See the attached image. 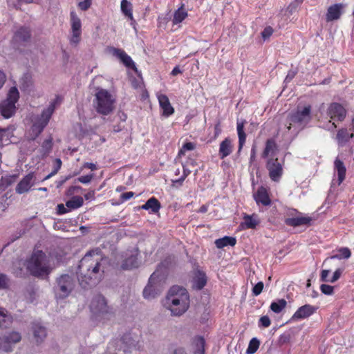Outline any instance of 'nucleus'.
Masks as SVG:
<instances>
[{
    "label": "nucleus",
    "mask_w": 354,
    "mask_h": 354,
    "mask_svg": "<svg viewBox=\"0 0 354 354\" xmlns=\"http://www.w3.org/2000/svg\"><path fill=\"white\" fill-rule=\"evenodd\" d=\"M8 281V277L5 274L0 272V290L7 288Z\"/></svg>",
    "instance_id": "8fccbe9b"
},
{
    "label": "nucleus",
    "mask_w": 354,
    "mask_h": 354,
    "mask_svg": "<svg viewBox=\"0 0 354 354\" xmlns=\"http://www.w3.org/2000/svg\"><path fill=\"white\" fill-rule=\"evenodd\" d=\"M339 252L340 253L339 254L333 255L330 257V259H348L351 255V252L348 248H341L339 250Z\"/></svg>",
    "instance_id": "a19ab883"
},
{
    "label": "nucleus",
    "mask_w": 354,
    "mask_h": 354,
    "mask_svg": "<svg viewBox=\"0 0 354 354\" xmlns=\"http://www.w3.org/2000/svg\"><path fill=\"white\" fill-rule=\"evenodd\" d=\"M32 37V31L30 27L22 26L18 28L14 32L11 39L12 45L15 48H19L21 45H26L30 42Z\"/></svg>",
    "instance_id": "9d476101"
},
{
    "label": "nucleus",
    "mask_w": 354,
    "mask_h": 354,
    "mask_svg": "<svg viewBox=\"0 0 354 354\" xmlns=\"http://www.w3.org/2000/svg\"><path fill=\"white\" fill-rule=\"evenodd\" d=\"M26 268L31 275L36 277H46L53 268L50 263V257L41 250L34 252L26 261Z\"/></svg>",
    "instance_id": "20e7f679"
},
{
    "label": "nucleus",
    "mask_w": 354,
    "mask_h": 354,
    "mask_svg": "<svg viewBox=\"0 0 354 354\" xmlns=\"http://www.w3.org/2000/svg\"><path fill=\"white\" fill-rule=\"evenodd\" d=\"M84 200L81 196H73L66 203V207L69 209H76L83 205Z\"/></svg>",
    "instance_id": "f704fd0d"
},
{
    "label": "nucleus",
    "mask_w": 354,
    "mask_h": 354,
    "mask_svg": "<svg viewBox=\"0 0 354 354\" xmlns=\"http://www.w3.org/2000/svg\"><path fill=\"white\" fill-rule=\"evenodd\" d=\"M194 149L195 145L194 143L190 142H186L183 145L182 148L180 149L178 152V156H184L186 151H192L194 150Z\"/></svg>",
    "instance_id": "37998d69"
},
{
    "label": "nucleus",
    "mask_w": 354,
    "mask_h": 354,
    "mask_svg": "<svg viewBox=\"0 0 354 354\" xmlns=\"http://www.w3.org/2000/svg\"><path fill=\"white\" fill-rule=\"evenodd\" d=\"M334 165L337 171L338 185H340L345 179L346 169L344 162L339 158L335 159Z\"/></svg>",
    "instance_id": "cd10ccee"
},
{
    "label": "nucleus",
    "mask_w": 354,
    "mask_h": 354,
    "mask_svg": "<svg viewBox=\"0 0 354 354\" xmlns=\"http://www.w3.org/2000/svg\"><path fill=\"white\" fill-rule=\"evenodd\" d=\"M161 207L160 203L155 197H151L147 202L141 206V209L149 210L151 213H157Z\"/></svg>",
    "instance_id": "393cba45"
},
{
    "label": "nucleus",
    "mask_w": 354,
    "mask_h": 354,
    "mask_svg": "<svg viewBox=\"0 0 354 354\" xmlns=\"http://www.w3.org/2000/svg\"><path fill=\"white\" fill-rule=\"evenodd\" d=\"M317 307L311 306L310 304H305L299 307L292 317V320H299L306 319L313 315Z\"/></svg>",
    "instance_id": "f3484780"
},
{
    "label": "nucleus",
    "mask_w": 354,
    "mask_h": 354,
    "mask_svg": "<svg viewBox=\"0 0 354 354\" xmlns=\"http://www.w3.org/2000/svg\"><path fill=\"white\" fill-rule=\"evenodd\" d=\"M215 245L218 248H223L225 246H234L236 243V239L232 236H225L215 241Z\"/></svg>",
    "instance_id": "c85d7f7f"
},
{
    "label": "nucleus",
    "mask_w": 354,
    "mask_h": 354,
    "mask_svg": "<svg viewBox=\"0 0 354 354\" xmlns=\"http://www.w3.org/2000/svg\"><path fill=\"white\" fill-rule=\"evenodd\" d=\"M115 99L113 95L106 89L97 88L93 101L95 111L103 115H108L115 109Z\"/></svg>",
    "instance_id": "39448f33"
},
{
    "label": "nucleus",
    "mask_w": 354,
    "mask_h": 354,
    "mask_svg": "<svg viewBox=\"0 0 354 354\" xmlns=\"http://www.w3.org/2000/svg\"><path fill=\"white\" fill-rule=\"evenodd\" d=\"M86 200H93L95 198V191L91 190L84 195Z\"/></svg>",
    "instance_id": "0e129e2a"
},
{
    "label": "nucleus",
    "mask_w": 354,
    "mask_h": 354,
    "mask_svg": "<svg viewBox=\"0 0 354 354\" xmlns=\"http://www.w3.org/2000/svg\"><path fill=\"white\" fill-rule=\"evenodd\" d=\"M92 0H83L80 1L78 7L83 11L87 10L91 6Z\"/></svg>",
    "instance_id": "09e8293b"
},
{
    "label": "nucleus",
    "mask_w": 354,
    "mask_h": 354,
    "mask_svg": "<svg viewBox=\"0 0 354 354\" xmlns=\"http://www.w3.org/2000/svg\"><path fill=\"white\" fill-rule=\"evenodd\" d=\"M254 198L257 204H262L264 206L269 205L271 203L266 189L261 187L258 189L257 192L254 194Z\"/></svg>",
    "instance_id": "b1692460"
},
{
    "label": "nucleus",
    "mask_w": 354,
    "mask_h": 354,
    "mask_svg": "<svg viewBox=\"0 0 354 354\" xmlns=\"http://www.w3.org/2000/svg\"><path fill=\"white\" fill-rule=\"evenodd\" d=\"M320 290L324 295H331L333 294L334 287L328 284H322L320 286Z\"/></svg>",
    "instance_id": "c03bdc74"
},
{
    "label": "nucleus",
    "mask_w": 354,
    "mask_h": 354,
    "mask_svg": "<svg viewBox=\"0 0 354 354\" xmlns=\"http://www.w3.org/2000/svg\"><path fill=\"white\" fill-rule=\"evenodd\" d=\"M244 221L241 223V225L247 229H254L259 224L257 216L252 214V216L245 214L243 217Z\"/></svg>",
    "instance_id": "473e14b6"
},
{
    "label": "nucleus",
    "mask_w": 354,
    "mask_h": 354,
    "mask_svg": "<svg viewBox=\"0 0 354 354\" xmlns=\"http://www.w3.org/2000/svg\"><path fill=\"white\" fill-rule=\"evenodd\" d=\"M69 211V209L66 207L64 204H58L57 206V214L59 215L64 214L67 213Z\"/></svg>",
    "instance_id": "6e6d98bb"
},
{
    "label": "nucleus",
    "mask_w": 354,
    "mask_h": 354,
    "mask_svg": "<svg viewBox=\"0 0 354 354\" xmlns=\"http://www.w3.org/2000/svg\"><path fill=\"white\" fill-rule=\"evenodd\" d=\"M296 74H297V71H292V70L289 71L288 73V75H286L285 81L286 82H289L290 81H291L295 77Z\"/></svg>",
    "instance_id": "bf43d9fd"
},
{
    "label": "nucleus",
    "mask_w": 354,
    "mask_h": 354,
    "mask_svg": "<svg viewBox=\"0 0 354 354\" xmlns=\"http://www.w3.org/2000/svg\"><path fill=\"white\" fill-rule=\"evenodd\" d=\"M287 302L284 299H281L274 301L270 305V309L275 313H279L286 306Z\"/></svg>",
    "instance_id": "4c0bfd02"
},
{
    "label": "nucleus",
    "mask_w": 354,
    "mask_h": 354,
    "mask_svg": "<svg viewBox=\"0 0 354 354\" xmlns=\"http://www.w3.org/2000/svg\"><path fill=\"white\" fill-rule=\"evenodd\" d=\"M232 149L233 146L231 139L229 138H225L219 146L218 155L220 158L224 159L225 157L228 156L232 152Z\"/></svg>",
    "instance_id": "4be33fe9"
},
{
    "label": "nucleus",
    "mask_w": 354,
    "mask_h": 354,
    "mask_svg": "<svg viewBox=\"0 0 354 354\" xmlns=\"http://www.w3.org/2000/svg\"><path fill=\"white\" fill-rule=\"evenodd\" d=\"M6 81V75L3 71L0 70V89L3 87Z\"/></svg>",
    "instance_id": "680f3d73"
},
{
    "label": "nucleus",
    "mask_w": 354,
    "mask_h": 354,
    "mask_svg": "<svg viewBox=\"0 0 354 354\" xmlns=\"http://www.w3.org/2000/svg\"><path fill=\"white\" fill-rule=\"evenodd\" d=\"M171 257L166 258L158 266L151 275L147 286L143 290V297L147 299H152L160 294L162 289L160 282L165 278V272L173 262Z\"/></svg>",
    "instance_id": "7ed1b4c3"
},
{
    "label": "nucleus",
    "mask_w": 354,
    "mask_h": 354,
    "mask_svg": "<svg viewBox=\"0 0 354 354\" xmlns=\"http://www.w3.org/2000/svg\"><path fill=\"white\" fill-rule=\"evenodd\" d=\"M277 148L276 143L272 139H268L266 143V147L263 151L262 157L266 158L270 153H272Z\"/></svg>",
    "instance_id": "58836bf2"
},
{
    "label": "nucleus",
    "mask_w": 354,
    "mask_h": 354,
    "mask_svg": "<svg viewBox=\"0 0 354 354\" xmlns=\"http://www.w3.org/2000/svg\"><path fill=\"white\" fill-rule=\"evenodd\" d=\"M12 131V127L0 128V141L3 140L4 136L9 137Z\"/></svg>",
    "instance_id": "a18cd8bd"
},
{
    "label": "nucleus",
    "mask_w": 354,
    "mask_h": 354,
    "mask_svg": "<svg viewBox=\"0 0 354 354\" xmlns=\"http://www.w3.org/2000/svg\"><path fill=\"white\" fill-rule=\"evenodd\" d=\"M273 32V28L271 26H267L261 32V36L264 40H266L270 38V37L272 35Z\"/></svg>",
    "instance_id": "49530a36"
},
{
    "label": "nucleus",
    "mask_w": 354,
    "mask_h": 354,
    "mask_svg": "<svg viewBox=\"0 0 354 354\" xmlns=\"http://www.w3.org/2000/svg\"><path fill=\"white\" fill-rule=\"evenodd\" d=\"M207 283V277L203 272L198 271L193 279V287L196 290H201Z\"/></svg>",
    "instance_id": "bb28decb"
},
{
    "label": "nucleus",
    "mask_w": 354,
    "mask_h": 354,
    "mask_svg": "<svg viewBox=\"0 0 354 354\" xmlns=\"http://www.w3.org/2000/svg\"><path fill=\"white\" fill-rule=\"evenodd\" d=\"M329 272L330 271L328 270H323L321 272V281L326 282L329 281L330 279H328Z\"/></svg>",
    "instance_id": "4d7b16f0"
},
{
    "label": "nucleus",
    "mask_w": 354,
    "mask_h": 354,
    "mask_svg": "<svg viewBox=\"0 0 354 354\" xmlns=\"http://www.w3.org/2000/svg\"><path fill=\"white\" fill-rule=\"evenodd\" d=\"M93 178V174H91L86 175V176H82L77 178V180L81 183L87 184L91 181Z\"/></svg>",
    "instance_id": "3c124183"
},
{
    "label": "nucleus",
    "mask_w": 354,
    "mask_h": 354,
    "mask_svg": "<svg viewBox=\"0 0 354 354\" xmlns=\"http://www.w3.org/2000/svg\"><path fill=\"white\" fill-rule=\"evenodd\" d=\"M12 322V316L8 313L5 308L0 307V327L3 328H8Z\"/></svg>",
    "instance_id": "7c9ffc66"
},
{
    "label": "nucleus",
    "mask_w": 354,
    "mask_h": 354,
    "mask_svg": "<svg viewBox=\"0 0 354 354\" xmlns=\"http://www.w3.org/2000/svg\"><path fill=\"white\" fill-rule=\"evenodd\" d=\"M342 272H343V269H341V268L337 269L334 272L333 277L329 280V282L334 283L336 281H337L339 279Z\"/></svg>",
    "instance_id": "864d4df0"
},
{
    "label": "nucleus",
    "mask_w": 354,
    "mask_h": 354,
    "mask_svg": "<svg viewBox=\"0 0 354 354\" xmlns=\"http://www.w3.org/2000/svg\"><path fill=\"white\" fill-rule=\"evenodd\" d=\"M255 156H256V147L254 146H253L251 149V155H250V162H253L255 160Z\"/></svg>",
    "instance_id": "338daca9"
},
{
    "label": "nucleus",
    "mask_w": 354,
    "mask_h": 354,
    "mask_svg": "<svg viewBox=\"0 0 354 354\" xmlns=\"http://www.w3.org/2000/svg\"><path fill=\"white\" fill-rule=\"evenodd\" d=\"M139 266V261L138 259V254H132L127 258L122 263V268L124 270H130L136 268Z\"/></svg>",
    "instance_id": "c756f323"
},
{
    "label": "nucleus",
    "mask_w": 354,
    "mask_h": 354,
    "mask_svg": "<svg viewBox=\"0 0 354 354\" xmlns=\"http://www.w3.org/2000/svg\"><path fill=\"white\" fill-rule=\"evenodd\" d=\"M263 283L262 281L258 282L252 288V294L254 296H258L260 295L263 288Z\"/></svg>",
    "instance_id": "de8ad7c7"
},
{
    "label": "nucleus",
    "mask_w": 354,
    "mask_h": 354,
    "mask_svg": "<svg viewBox=\"0 0 354 354\" xmlns=\"http://www.w3.org/2000/svg\"><path fill=\"white\" fill-rule=\"evenodd\" d=\"M180 73H182V71L180 69L179 66H178L174 67L171 73V74L174 76H176Z\"/></svg>",
    "instance_id": "774afa93"
},
{
    "label": "nucleus",
    "mask_w": 354,
    "mask_h": 354,
    "mask_svg": "<svg viewBox=\"0 0 354 354\" xmlns=\"http://www.w3.org/2000/svg\"><path fill=\"white\" fill-rule=\"evenodd\" d=\"M21 335L19 332L12 331L1 337V349L6 352H10L12 348L11 345L19 342Z\"/></svg>",
    "instance_id": "ddd939ff"
},
{
    "label": "nucleus",
    "mask_w": 354,
    "mask_h": 354,
    "mask_svg": "<svg viewBox=\"0 0 354 354\" xmlns=\"http://www.w3.org/2000/svg\"><path fill=\"white\" fill-rule=\"evenodd\" d=\"M343 5L341 3H336L328 8L326 13V21H332L334 20H337L340 18L342 14Z\"/></svg>",
    "instance_id": "412c9836"
},
{
    "label": "nucleus",
    "mask_w": 354,
    "mask_h": 354,
    "mask_svg": "<svg viewBox=\"0 0 354 354\" xmlns=\"http://www.w3.org/2000/svg\"><path fill=\"white\" fill-rule=\"evenodd\" d=\"M134 195L133 192H124L121 195V199L122 201H127L131 198Z\"/></svg>",
    "instance_id": "13d9d810"
},
{
    "label": "nucleus",
    "mask_w": 354,
    "mask_h": 354,
    "mask_svg": "<svg viewBox=\"0 0 354 354\" xmlns=\"http://www.w3.org/2000/svg\"><path fill=\"white\" fill-rule=\"evenodd\" d=\"M57 103V98L50 103L48 106L44 109L41 115L38 117L36 121L33 123L31 131L34 134V139L37 137L48 125L50 119L54 113Z\"/></svg>",
    "instance_id": "0eeeda50"
},
{
    "label": "nucleus",
    "mask_w": 354,
    "mask_h": 354,
    "mask_svg": "<svg viewBox=\"0 0 354 354\" xmlns=\"http://www.w3.org/2000/svg\"><path fill=\"white\" fill-rule=\"evenodd\" d=\"M266 168L268 170L270 179L275 182L279 181L283 174V167L278 158L268 159Z\"/></svg>",
    "instance_id": "f8f14e48"
},
{
    "label": "nucleus",
    "mask_w": 354,
    "mask_h": 354,
    "mask_svg": "<svg viewBox=\"0 0 354 354\" xmlns=\"http://www.w3.org/2000/svg\"><path fill=\"white\" fill-rule=\"evenodd\" d=\"M91 311L95 314L109 313V307L105 298L102 295L95 296L90 305Z\"/></svg>",
    "instance_id": "2eb2a0df"
},
{
    "label": "nucleus",
    "mask_w": 354,
    "mask_h": 354,
    "mask_svg": "<svg viewBox=\"0 0 354 354\" xmlns=\"http://www.w3.org/2000/svg\"><path fill=\"white\" fill-rule=\"evenodd\" d=\"M82 187L80 186H71L67 191L68 195H72L75 192H78L79 190H81Z\"/></svg>",
    "instance_id": "052dcab7"
},
{
    "label": "nucleus",
    "mask_w": 354,
    "mask_h": 354,
    "mask_svg": "<svg viewBox=\"0 0 354 354\" xmlns=\"http://www.w3.org/2000/svg\"><path fill=\"white\" fill-rule=\"evenodd\" d=\"M165 305L172 315L180 316L184 314L189 306V296L187 290L178 286H172L169 290Z\"/></svg>",
    "instance_id": "f03ea898"
},
{
    "label": "nucleus",
    "mask_w": 354,
    "mask_h": 354,
    "mask_svg": "<svg viewBox=\"0 0 354 354\" xmlns=\"http://www.w3.org/2000/svg\"><path fill=\"white\" fill-rule=\"evenodd\" d=\"M160 108L162 109V115L169 117L174 112L173 106L171 105L168 97L164 94H160L158 96Z\"/></svg>",
    "instance_id": "aec40b11"
},
{
    "label": "nucleus",
    "mask_w": 354,
    "mask_h": 354,
    "mask_svg": "<svg viewBox=\"0 0 354 354\" xmlns=\"http://www.w3.org/2000/svg\"><path fill=\"white\" fill-rule=\"evenodd\" d=\"M290 335L287 333H283L280 335L279 339V342L280 344H285L290 342Z\"/></svg>",
    "instance_id": "5fc2aeb1"
},
{
    "label": "nucleus",
    "mask_w": 354,
    "mask_h": 354,
    "mask_svg": "<svg viewBox=\"0 0 354 354\" xmlns=\"http://www.w3.org/2000/svg\"><path fill=\"white\" fill-rule=\"evenodd\" d=\"M93 252H88L80 260L76 272L80 286L84 289L97 285L102 279L104 268L102 259L93 256Z\"/></svg>",
    "instance_id": "f257e3e1"
},
{
    "label": "nucleus",
    "mask_w": 354,
    "mask_h": 354,
    "mask_svg": "<svg viewBox=\"0 0 354 354\" xmlns=\"http://www.w3.org/2000/svg\"><path fill=\"white\" fill-rule=\"evenodd\" d=\"M35 178L33 173L28 174L17 184L15 188L16 192L19 194L28 192L31 187L34 185Z\"/></svg>",
    "instance_id": "dca6fc26"
},
{
    "label": "nucleus",
    "mask_w": 354,
    "mask_h": 354,
    "mask_svg": "<svg viewBox=\"0 0 354 354\" xmlns=\"http://www.w3.org/2000/svg\"><path fill=\"white\" fill-rule=\"evenodd\" d=\"M19 93L16 87L9 90L7 98L0 104V113L5 118H10L15 112V103L18 101Z\"/></svg>",
    "instance_id": "1a4fd4ad"
},
{
    "label": "nucleus",
    "mask_w": 354,
    "mask_h": 354,
    "mask_svg": "<svg viewBox=\"0 0 354 354\" xmlns=\"http://www.w3.org/2000/svg\"><path fill=\"white\" fill-rule=\"evenodd\" d=\"M245 123V120H237V133L239 136V149L238 151H241L242 149L246 140V135L244 132V124Z\"/></svg>",
    "instance_id": "a878e982"
},
{
    "label": "nucleus",
    "mask_w": 354,
    "mask_h": 354,
    "mask_svg": "<svg viewBox=\"0 0 354 354\" xmlns=\"http://www.w3.org/2000/svg\"><path fill=\"white\" fill-rule=\"evenodd\" d=\"M311 221L312 218L310 216H297L286 218L285 223L289 226L297 227L300 225H308Z\"/></svg>",
    "instance_id": "5701e85b"
},
{
    "label": "nucleus",
    "mask_w": 354,
    "mask_h": 354,
    "mask_svg": "<svg viewBox=\"0 0 354 354\" xmlns=\"http://www.w3.org/2000/svg\"><path fill=\"white\" fill-rule=\"evenodd\" d=\"M260 345L259 340L253 337L249 342L248 347L246 350V354H254L258 350Z\"/></svg>",
    "instance_id": "ea45409f"
},
{
    "label": "nucleus",
    "mask_w": 354,
    "mask_h": 354,
    "mask_svg": "<svg viewBox=\"0 0 354 354\" xmlns=\"http://www.w3.org/2000/svg\"><path fill=\"white\" fill-rule=\"evenodd\" d=\"M84 167L90 169L91 170L97 169L96 165L92 162H85L84 164Z\"/></svg>",
    "instance_id": "69168bd1"
},
{
    "label": "nucleus",
    "mask_w": 354,
    "mask_h": 354,
    "mask_svg": "<svg viewBox=\"0 0 354 354\" xmlns=\"http://www.w3.org/2000/svg\"><path fill=\"white\" fill-rule=\"evenodd\" d=\"M108 51L113 56L119 59L125 66L136 71V67L133 61L124 50L115 47H109Z\"/></svg>",
    "instance_id": "4468645a"
},
{
    "label": "nucleus",
    "mask_w": 354,
    "mask_h": 354,
    "mask_svg": "<svg viewBox=\"0 0 354 354\" xmlns=\"http://www.w3.org/2000/svg\"><path fill=\"white\" fill-rule=\"evenodd\" d=\"M62 163V160L59 158H57L55 160V168L53 169V173H57L58 172V171L61 168Z\"/></svg>",
    "instance_id": "e2e57ef3"
},
{
    "label": "nucleus",
    "mask_w": 354,
    "mask_h": 354,
    "mask_svg": "<svg viewBox=\"0 0 354 354\" xmlns=\"http://www.w3.org/2000/svg\"><path fill=\"white\" fill-rule=\"evenodd\" d=\"M312 119L311 106L308 105L302 109L297 108V111L290 113L288 116V130L292 127L297 130L303 129Z\"/></svg>",
    "instance_id": "423d86ee"
},
{
    "label": "nucleus",
    "mask_w": 354,
    "mask_h": 354,
    "mask_svg": "<svg viewBox=\"0 0 354 354\" xmlns=\"http://www.w3.org/2000/svg\"><path fill=\"white\" fill-rule=\"evenodd\" d=\"M121 11L130 21H134L132 13V4L129 1L127 0L121 1Z\"/></svg>",
    "instance_id": "c9c22d12"
},
{
    "label": "nucleus",
    "mask_w": 354,
    "mask_h": 354,
    "mask_svg": "<svg viewBox=\"0 0 354 354\" xmlns=\"http://www.w3.org/2000/svg\"><path fill=\"white\" fill-rule=\"evenodd\" d=\"M18 178V174H9L2 176L0 179V189L5 190Z\"/></svg>",
    "instance_id": "2f4dec72"
},
{
    "label": "nucleus",
    "mask_w": 354,
    "mask_h": 354,
    "mask_svg": "<svg viewBox=\"0 0 354 354\" xmlns=\"http://www.w3.org/2000/svg\"><path fill=\"white\" fill-rule=\"evenodd\" d=\"M183 6L184 5H182L175 11L172 20L174 24L181 23L187 17V12L184 9Z\"/></svg>",
    "instance_id": "e433bc0d"
},
{
    "label": "nucleus",
    "mask_w": 354,
    "mask_h": 354,
    "mask_svg": "<svg viewBox=\"0 0 354 354\" xmlns=\"http://www.w3.org/2000/svg\"><path fill=\"white\" fill-rule=\"evenodd\" d=\"M33 337L37 344H41L47 336L46 328L39 323L34 322L32 324Z\"/></svg>",
    "instance_id": "6ab92c4d"
},
{
    "label": "nucleus",
    "mask_w": 354,
    "mask_h": 354,
    "mask_svg": "<svg viewBox=\"0 0 354 354\" xmlns=\"http://www.w3.org/2000/svg\"><path fill=\"white\" fill-rule=\"evenodd\" d=\"M70 16L72 32L70 41L71 44L76 45L80 41V36L82 33V23L80 19L77 17L75 12H71Z\"/></svg>",
    "instance_id": "9b49d317"
},
{
    "label": "nucleus",
    "mask_w": 354,
    "mask_h": 354,
    "mask_svg": "<svg viewBox=\"0 0 354 354\" xmlns=\"http://www.w3.org/2000/svg\"><path fill=\"white\" fill-rule=\"evenodd\" d=\"M75 286L74 278L68 274H64L56 279V284L54 287L55 295L60 299L66 298L73 290Z\"/></svg>",
    "instance_id": "6e6552de"
},
{
    "label": "nucleus",
    "mask_w": 354,
    "mask_h": 354,
    "mask_svg": "<svg viewBox=\"0 0 354 354\" xmlns=\"http://www.w3.org/2000/svg\"><path fill=\"white\" fill-rule=\"evenodd\" d=\"M259 323L262 326L267 328L270 325L271 322H270L269 317L267 315H265V316H262L260 318Z\"/></svg>",
    "instance_id": "603ef678"
},
{
    "label": "nucleus",
    "mask_w": 354,
    "mask_h": 354,
    "mask_svg": "<svg viewBox=\"0 0 354 354\" xmlns=\"http://www.w3.org/2000/svg\"><path fill=\"white\" fill-rule=\"evenodd\" d=\"M328 115L333 120L342 121L346 116L345 109L339 103H332L328 107Z\"/></svg>",
    "instance_id": "a211bd4d"
},
{
    "label": "nucleus",
    "mask_w": 354,
    "mask_h": 354,
    "mask_svg": "<svg viewBox=\"0 0 354 354\" xmlns=\"http://www.w3.org/2000/svg\"><path fill=\"white\" fill-rule=\"evenodd\" d=\"M354 137V133L348 134L346 129H342L338 131L336 138L339 145L342 146L347 142L350 138Z\"/></svg>",
    "instance_id": "72a5a7b5"
},
{
    "label": "nucleus",
    "mask_w": 354,
    "mask_h": 354,
    "mask_svg": "<svg viewBox=\"0 0 354 354\" xmlns=\"http://www.w3.org/2000/svg\"><path fill=\"white\" fill-rule=\"evenodd\" d=\"M53 147V139L49 138L46 139L41 147V151L43 154L46 155L50 153Z\"/></svg>",
    "instance_id": "79ce46f5"
}]
</instances>
